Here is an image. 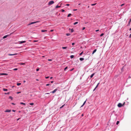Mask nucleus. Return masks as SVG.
I'll return each mask as SVG.
<instances>
[{
	"label": "nucleus",
	"instance_id": "f257e3e1",
	"mask_svg": "<svg viewBox=\"0 0 131 131\" xmlns=\"http://www.w3.org/2000/svg\"><path fill=\"white\" fill-rule=\"evenodd\" d=\"M125 103V102H124L123 104H122L121 103H119L117 105V106L118 107H122V106H123L124 105Z\"/></svg>",
	"mask_w": 131,
	"mask_h": 131
},
{
	"label": "nucleus",
	"instance_id": "f03ea898",
	"mask_svg": "<svg viewBox=\"0 0 131 131\" xmlns=\"http://www.w3.org/2000/svg\"><path fill=\"white\" fill-rule=\"evenodd\" d=\"M54 2L53 1H51L49 2L48 3V5H50L51 4H53L54 3Z\"/></svg>",
	"mask_w": 131,
	"mask_h": 131
},
{
	"label": "nucleus",
	"instance_id": "7ed1b4c3",
	"mask_svg": "<svg viewBox=\"0 0 131 131\" xmlns=\"http://www.w3.org/2000/svg\"><path fill=\"white\" fill-rule=\"evenodd\" d=\"M39 22V21H35V22H32L31 23L29 24L28 25H30L32 24H35V23H38V22Z\"/></svg>",
	"mask_w": 131,
	"mask_h": 131
},
{
	"label": "nucleus",
	"instance_id": "20e7f679",
	"mask_svg": "<svg viewBox=\"0 0 131 131\" xmlns=\"http://www.w3.org/2000/svg\"><path fill=\"white\" fill-rule=\"evenodd\" d=\"M57 91V89H56L54 90L53 91H52L50 92V93H55Z\"/></svg>",
	"mask_w": 131,
	"mask_h": 131
},
{
	"label": "nucleus",
	"instance_id": "39448f33",
	"mask_svg": "<svg viewBox=\"0 0 131 131\" xmlns=\"http://www.w3.org/2000/svg\"><path fill=\"white\" fill-rule=\"evenodd\" d=\"M26 42V41H20L19 42V44H21L23 43H25Z\"/></svg>",
	"mask_w": 131,
	"mask_h": 131
},
{
	"label": "nucleus",
	"instance_id": "423d86ee",
	"mask_svg": "<svg viewBox=\"0 0 131 131\" xmlns=\"http://www.w3.org/2000/svg\"><path fill=\"white\" fill-rule=\"evenodd\" d=\"M17 54V53H15L13 54H8V55L9 56H13L15 55H16Z\"/></svg>",
	"mask_w": 131,
	"mask_h": 131
},
{
	"label": "nucleus",
	"instance_id": "0eeeda50",
	"mask_svg": "<svg viewBox=\"0 0 131 131\" xmlns=\"http://www.w3.org/2000/svg\"><path fill=\"white\" fill-rule=\"evenodd\" d=\"M11 111V110H7L5 111L6 112H9Z\"/></svg>",
	"mask_w": 131,
	"mask_h": 131
},
{
	"label": "nucleus",
	"instance_id": "6e6552de",
	"mask_svg": "<svg viewBox=\"0 0 131 131\" xmlns=\"http://www.w3.org/2000/svg\"><path fill=\"white\" fill-rule=\"evenodd\" d=\"M0 75H7V74L6 73H2L0 74Z\"/></svg>",
	"mask_w": 131,
	"mask_h": 131
},
{
	"label": "nucleus",
	"instance_id": "1a4fd4ad",
	"mask_svg": "<svg viewBox=\"0 0 131 131\" xmlns=\"http://www.w3.org/2000/svg\"><path fill=\"white\" fill-rule=\"evenodd\" d=\"M47 31V30H41V31L42 32H46Z\"/></svg>",
	"mask_w": 131,
	"mask_h": 131
},
{
	"label": "nucleus",
	"instance_id": "9d476101",
	"mask_svg": "<svg viewBox=\"0 0 131 131\" xmlns=\"http://www.w3.org/2000/svg\"><path fill=\"white\" fill-rule=\"evenodd\" d=\"M94 73H93L91 74V75L90 76V78H92L93 76H94Z\"/></svg>",
	"mask_w": 131,
	"mask_h": 131
},
{
	"label": "nucleus",
	"instance_id": "9b49d317",
	"mask_svg": "<svg viewBox=\"0 0 131 131\" xmlns=\"http://www.w3.org/2000/svg\"><path fill=\"white\" fill-rule=\"evenodd\" d=\"M8 36V35H6V36H4L3 37V39H4V38H6V37H7Z\"/></svg>",
	"mask_w": 131,
	"mask_h": 131
},
{
	"label": "nucleus",
	"instance_id": "f8f14e48",
	"mask_svg": "<svg viewBox=\"0 0 131 131\" xmlns=\"http://www.w3.org/2000/svg\"><path fill=\"white\" fill-rule=\"evenodd\" d=\"M86 100L85 101H84V102L83 103V104L81 106V107H82L86 103Z\"/></svg>",
	"mask_w": 131,
	"mask_h": 131
},
{
	"label": "nucleus",
	"instance_id": "ddd939ff",
	"mask_svg": "<svg viewBox=\"0 0 131 131\" xmlns=\"http://www.w3.org/2000/svg\"><path fill=\"white\" fill-rule=\"evenodd\" d=\"M96 51V49H95L92 52V54H93L94 53H95Z\"/></svg>",
	"mask_w": 131,
	"mask_h": 131
},
{
	"label": "nucleus",
	"instance_id": "4468645a",
	"mask_svg": "<svg viewBox=\"0 0 131 131\" xmlns=\"http://www.w3.org/2000/svg\"><path fill=\"white\" fill-rule=\"evenodd\" d=\"M131 22V18L130 19V20H129V22L127 26H129L130 25V23Z\"/></svg>",
	"mask_w": 131,
	"mask_h": 131
},
{
	"label": "nucleus",
	"instance_id": "2eb2a0df",
	"mask_svg": "<svg viewBox=\"0 0 131 131\" xmlns=\"http://www.w3.org/2000/svg\"><path fill=\"white\" fill-rule=\"evenodd\" d=\"M84 60V59L83 58H80V60L81 61H82Z\"/></svg>",
	"mask_w": 131,
	"mask_h": 131
},
{
	"label": "nucleus",
	"instance_id": "dca6fc26",
	"mask_svg": "<svg viewBox=\"0 0 131 131\" xmlns=\"http://www.w3.org/2000/svg\"><path fill=\"white\" fill-rule=\"evenodd\" d=\"M61 6H58V5H57V6H56V8H59V7H61Z\"/></svg>",
	"mask_w": 131,
	"mask_h": 131
},
{
	"label": "nucleus",
	"instance_id": "f3484780",
	"mask_svg": "<svg viewBox=\"0 0 131 131\" xmlns=\"http://www.w3.org/2000/svg\"><path fill=\"white\" fill-rule=\"evenodd\" d=\"M62 48L63 49H66L67 48V47H62Z\"/></svg>",
	"mask_w": 131,
	"mask_h": 131
},
{
	"label": "nucleus",
	"instance_id": "a211bd4d",
	"mask_svg": "<svg viewBox=\"0 0 131 131\" xmlns=\"http://www.w3.org/2000/svg\"><path fill=\"white\" fill-rule=\"evenodd\" d=\"M3 90L4 91H7L8 90L7 89H3Z\"/></svg>",
	"mask_w": 131,
	"mask_h": 131
},
{
	"label": "nucleus",
	"instance_id": "6ab92c4d",
	"mask_svg": "<svg viewBox=\"0 0 131 131\" xmlns=\"http://www.w3.org/2000/svg\"><path fill=\"white\" fill-rule=\"evenodd\" d=\"M21 84V83H17V85L18 86H19V85H20Z\"/></svg>",
	"mask_w": 131,
	"mask_h": 131
},
{
	"label": "nucleus",
	"instance_id": "aec40b11",
	"mask_svg": "<svg viewBox=\"0 0 131 131\" xmlns=\"http://www.w3.org/2000/svg\"><path fill=\"white\" fill-rule=\"evenodd\" d=\"M9 99H11L12 100L13 99V97L11 96H9Z\"/></svg>",
	"mask_w": 131,
	"mask_h": 131
},
{
	"label": "nucleus",
	"instance_id": "412c9836",
	"mask_svg": "<svg viewBox=\"0 0 131 131\" xmlns=\"http://www.w3.org/2000/svg\"><path fill=\"white\" fill-rule=\"evenodd\" d=\"M78 23V22H75V23H74L73 24V25H76V24H77Z\"/></svg>",
	"mask_w": 131,
	"mask_h": 131
},
{
	"label": "nucleus",
	"instance_id": "4be33fe9",
	"mask_svg": "<svg viewBox=\"0 0 131 131\" xmlns=\"http://www.w3.org/2000/svg\"><path fill=\"white\" fill-rule=\"evenodd\" d=\"M20 104H23V105H25L26 104L25 103H24L23 102H21L20 103Z\"/></svg>",
	"mask_w": 131,
	"mask_h": 131
},
{
	"label": "nucleus",
	"instance_id": "5701e85b",
	"mask_svg": "<svg viewBox=\"0 0 131 131\" xmlns=\"http://www.w3.org/2000/svg\"><path fill=\"white\" fill-rule=\"evenodd\" d=\"M99 83H98V84H97V85H96V87H95V88H96L97 87H98L99 84Z\"/></svg>",
	"mask_w": 131,
	"mask_h": 131
},
{
	"label": "nucleus",
	"instance_id": "b1692460",
	"mask_svg": "<svg viewBox=\"0 0 131 131\" xmlns=\"http://www.w3.org/2000/svg\"><path fill=\"white\" fill-rule=\"evenodd\" d=\"M96 3H95V4H91V6H94L95 5H96Z\"/></svg>",
	"mask_w": 131,
	"mask_h": 131
},
{
	"label": "nucleus",
	"instance_id": "393cba45",
	"mask_svg": "<svg viewBox=\"0 0 131 131\" xmlns=\"http://www.w3.org/2000/svg\"><path fill=\"white\" fill-rule=\"evenodd\" d=\"M74 57V56L73 55H71V56H70V57L71 58H73V57Z\"/></svg>",
	"mask_w": 131,
	"mask_h": 131
},
{
	"label": "nucleus",
	"instance_id": "a878e982",
	"mask_svg": "<svg viewBox=\"0 0 131 131\" xmlns=\"http://www.w3.org/2000/svg\"><path fill=\"white\" fill-rule=\"evenodd\" d=\"M71 15V14H69L68 15V17H69Z\"/></svg>",
	"mask_w": 131,
	"mask_h": 131
},
{
	"label": "nucleus",
	"instance_id": "bb28decb",
	"mask_svg": "<svg viewBox=\"0 0 131 131\" xmlns=\"http://www.w3.org/2000/svg\"><path fill=\"white\" fill-rule=\"evenodd\" d=\"M67 36H69L70 35V34L69 33H67L66 34Z\"/></svg>",
	"mask_w": 131,
	"mask_h": 131
},
{
	"label": "nucleus",
	"instance_id": "cd10ccee",
	"mask_svg": "<svg viewBox=\"0 0 131 131\" xmlns=\"http://www.w3.org/2000/svg\"><path fill=\"white\" fill-rule=\"evenodd\" d=\"M104 35V34L103 33H102V34H101L100 35V36L101 37L102 36H103Z\"/></svg>",
	"mask_w": 131,
	"mask_h": 131
},
{
	"label": "nucleus",
	"instance_id": "c85d7f7f",
	"mask_svg": "<svg viewBox=\"0 0 131 131\" xmlns=\"http://www.w3.org/2000/svg\"><path fill=\"white\" fill-rule=\"evenodd\" d=\"M29 104L30 105H34V103H30Z\"/></svg>",
	"mask_w": 131,
	"mask_h": 131
},
{
	"label": "nucleus",
	"instance_id": "c756f323",
	"mask_svg": "<svg viewBox=\"0 0 131 131\" xmlns=\"http://www.w3.org/2000/svg\"><path fill=\"white\" fill-rule=\"evenodd\" d=\"M119 123V121H117V122H116V124L117 125H118V124Z\"/></svg>",
	"mask_w": 131,
	"mask_h": 131
},
{
	"label": "nucleus",
	"instance_id": "7c9ffc66",
	"mask_svg": "<svg viewBox=\"0 0 131 131\" xmlns=\"http://www.w3.org/2000/svg\"><path fill=\"white\" fill-rule=\"evenodd\" d=\"M74 31V30H73V29H71V32H72Z\"/></svg>",
	"mask_w": 131,
	"mask_h": 131
},
{
	"label": "nucleus",
	"instance_id": "2f4dec72",
	"mask_svg": "<svg viewBox=\"0 0 131 131\" xmlns=\"http://www.w3.org/2000/svg\"><path fill=\"white\" fill-rule=\"evenodd\" d=\"M83 52L82 51L81 53H80V55H82L83 54Z\"/></svg>",
	"mask_w": 131,
	"mask_h": 131
},
{
	"label": "nucleus",
	"instance_id": "473e14b6",
	"mask_svg": "<svg viewBox=\"0 0 131 131\" xmlns=\"http://www.w3.org/2000/svg\"><path fill=\"white\" fill-rule=\"evenodd\" d=\"M68 68V67H66L64 69V70L65 71Z\"/></svg>",
	"mask_w": 131,
	"mask_h": 131
},
{
	"label": "nucleus",
	"instance_id": "72a5a7b5",
	"mask_svg": "<svg viewBox=\"0 0 131 131\" xmlns=\"http://www.w3.org/2000/svg\"><path fill=\"white\" fill-rule=\"evenodd\" d=\"M9 94V92H8L7 93H5V94Z\"/></svg>",
	"mask_w": 131,
	"mask_h": 131
},
{
	"label": "nucleus",
	"instance_id": "f704fd0d",
	"mask_svg": "<svg viewBox=\"0 0 131 131\" xmlns=\"http://www.w3.org/2000/svg\"><path fill=\"white\" fill-rule=\"evenodd\" d=\"M64 106V105H62L61 107H60V108H62Z\"/></svg>",
	"mask_w": 131,
	"mask_h": 131
},
{
	"label": "nucleus",
	"instance_id": "c9c22d12",
	"mask_svg": "<svg viewBox=\"0 0 131 131\" xmlns=\"http://www.w3.org/2000/svg\"><path fill=\"white\" fill-rule=\"evenodd\" d=\"M61 10L62 12H64V11H64V9H62Z\"/></svg>",
	"mask_w": 131,
	"mask_h": 131
},
{
	"label": "nucleus",
	"instance_id": "e433bc0d",
	"mask_svg": "<svg viewBox=\"0 0 131 131\" xmlns=\"http://www.w3.org/2000/svg\"><path fill=\"white\" fill-rule=\"evenodd\" d=\"M17 68H15V69H14V70H17Z\"/></svg>",
	"mask_w": 131,
	"mask_h": 131
},
{
	"label": "nucleus",
	"instance_id": "4c0bfd02",
	"mask_svg": "<svg viewBox=\"0 0 131 131\" xmlns=\"http://www.w3.org/2000/svg\"><path fill=\"white\" fill-rule=\"evenodd\" d=\"M39 70V68H37L36 69V71H38Z\"/></svg>",
	"mask_w": 131,
	"mask_h": 131
},
{
	"label": "nucleus",
	"instance_id": "58836bf2",
	"mask_svg": "<svg viewBox=\"0 0 131 131\" xmlns=\"http://www.w3.org/2000/svg\"><path fill=\"white\" fill-rule=\"evenodd\" d=\"M125 5V4H122V5H121V6H123V5Z\"/></svg>",
	"mask_w": 131,
	"mask_h": 131
},
{
	"label": "nucleus",
	"instance_id": "ea45409f",
	"mask_svg": "<svg viewBox=\"0 0 131 131\" xmlns=\"http://www.w3.org/2000/svg\"><path fill=\"white\" fill-rule=\"evenodd\" d=\"M48 61H52V59H48Z\"/></svg>",
	"mask_w": 131,
	"mask_h": 131
},
{
	"label": "nucleus",
	"instance_id": "a19ab883",
	"mask_svg": "<svg viewBox=\"0 0 131 131\" xmlns=\"http://www.w3.org/2000/svg\"><path fill=\"white\" fill-rule=\"evenodd\" d=\"M25 64V63H20V64H21V65H23V64Z\"/></svg>",
	"mask_w": 131,
	"mask_h": 131
},
{
	"label": "nucleus",
	"instance_id": "79ce46f5",
	"mask_svg": "<svg viewBox=\"0 0 131 131\" xmlns=\"http://www.w3.org/2000/svg\"><path fill=\"white\" fill-rule=\"evenodd\" d=\"M75 44V43H72V45H74Z\"/></svg>",
	"mask_w": 131,
	"mask_h": 131
},
{
	"label": "nucleus",
	"instance_id": "37998d69",
	"mask_svg": "<svg viewBox=\"0 0 131 131\" xmlns=\"http://www.w3.org/2000/svg\"><path fill=\"white\" fill-rule=\"evenodd\" d=\"M50 84H47L46 85L47 86H49L50 85Z\"/></svg>",
	"mask_w": 131,
	"mask_h": 131
},
{
	"label": "nucleus",
	"instance_id": "c03bdc74",
	"mask_svg": "<svg viewBox=\"0 0 131 131\" xmlns=\"http://www.w3.org/2000/svg\"><path fill=\"white\" fill-rule=\"evenodd\" d=\"M53 31V29L51 30H50V31L51 32H52V31Z\"/></svg>",
	"mask_w": 131,
	"mask_h": 131
},
{
	"label": "nucleus",
	"instance_id": "a18cd8bd",
	"mask_svg": "<svg viewBox=\"0 0 131 131\" xmlns=\"http://www.w3.org/2000/svg\"><path fill=\"white\" fill-rule=\"evenodd\" d=\"M49 77H45V78H46V79H48L49 78Z\"/></svg>",
	"mask_w": 131,
	"mask_h": 131
},
{
	"label": "nucleus",
	"instance_id": "49530a36",
	"mask_svg": "<svg viewBox=\"0 0 131 131\" xmlns=\"http://www.w3.org/2000/svg\"><path fill=\"white\" fill-rule=\"evenodd\" d=\"M129 37L130 38H131V34L130 35Z\"/></svg>",
	"mask_w": 131,
	"mask_h": 131
},
{
	"label": "nucleus",
	"instance_id": "de8ad7c7",
	"mask_svg": "<svg viewBox=\"0 0 131 131\" xmlns=\"http://www.w3.org/2000/svg\"><path fill=\"white\" fill-rule=\"evenodd\" d=\"M99 30L98 29V30H95V31H96V32H97V31H99Z\"/></svg>",
	"mask_w": 131,
	"mask_h": 131
},
{
	"label": "nucleus",
	"instance_id": "09e8293b",
	"mask_svg": "<svg viewBox=\"0 0 131 131\" xmlns=\"http://www.w3.org/2000/svg\"><path fill=\"white\" fill-rule=\"evenodd\" d=\"M21 93L20 92H17V94H19V93Z\"/></svg>",
	"mask_w": 131,
	"mask_h": 131
},
{
	"label": "nucleus",
	"instance_id": "8fccbe9b",
	"mask_svg": "<svg viewBox=\"0 0 131 131\" xmlns=\"http://www.w3.org/2000/svg\"><path fill=\"white\" fill-rule=\"evenodd\" d=\"M69 5H70L68 4H67L66 5L67 6H69Z\"/></svg>",
	"mask_w": 131,
	"mask_h": 131
},
{
	"label": "nucleus",
	"instance_id": "3c124183",
	"mask_svg": "<svg viewBox=\"0 0 131 131\" xmlns=\"http://www.w3.org/2000/svg\"><path fill=\"white\" fill-rule=\"evenodd\" d=\"M50 94L49 93H46L45 94Z\"/></svg>",
	"mask_w": 131,
	"mask_h": 131
},
{
	"label": "nucleus",
	"instance_id": "603ef678",
	"mask_svg": "<svg viewBox=\"0 0 131 131\" xmlns=\"http://www.w3.org/2000/svg\"><path fill=\"white\" fill-rule=\"evenodd\" d=\"M15 111H16L15 110H12V111H13V112H15Z\"/></svg>",
	"mask_w": 131,
	"mask_h": 131
},
{
	"label": "nucleus",
	"instance_id": "864d4df0",
	"mask_svg": "<svg viewBox=\"0 0 131 131\" xmlns=\"http://www.w3.org/2000/svg\"><path fill=\"white\" fill-rule=\"evenodd\" d=\"M74 69V68L72 69H71L70 70V71H72Z\"/></svg>",
	"mask_w": 131,
	"mask_h": 131
},
{
	"label": "nucleus",
	"instance_id": "5fc2aeb1",
	"mask_svg": "<svg viewBox=\"0 0 131 131\" xmlns=\"http://www.w3.org/2000/svg\"><path fill=\"white\" fill-rule=\"evenodd\" d=\"M85 28L84 27H83V28L82 29V30H84L85 29Z\"/></svg>",
	"mask_w": 131,
	"mask_h": 131
},
{
	"label": "nucleus",
	"instance_id": "6e6d98bb",
	"mask_svg": "<svg viewBox=\"0 0 131 131\" xmlns=\"http://www.w3.org/2000/svg\"><path fill=\"white\" fill-rule=\"evenodd\" d=\"M37 41H37V40H34V42H37Z\"/></svg>",
	"mask_w": 131,
	"mask_h": 131
},
{
	"label": "nucleus",
	"instance_id": "4d7b16f0",
	"mask_svg": "<svg viewBox=\"0 0 131 131\" xmlns=\"http://www.w3.org/2000/svg\"><path fill=\"white\" fill-rule=\"evenodd\" d=\"M77 10V9H73V11H76V10Z\"/></svg>",
	"mask_w": 131,
	"mask_h": 131
},
{
	"label": "nucleus",
	"instance_id": "13d9d810",
	"mask_svg": "<svg viewBox=\"0 0 131 131\" xmlns=\"http://www.w3.org/2000/svg\"><path fill=\"white\" fill-rule=\"evenodd\" d=\"M96 88H95L94 89L93 91H94L95 90V89H96Z\"/></svg>",
	"mask_w": 131,
	"mask_h": 131
},
{
	"label": "nucleus",
	"instance_id": "bf43d9fd",
	"mask_svg": "<svg viewBox=\"0 0 131 131\" xmlns=\"http://www.w3.org/2000/svg\"><path fill=\"white\" fill-rule=\"evenodd\" d=\"M53 81H51V83H53Z\"/></svg>",
	"mask_w": 131,
	"mask_h": 131
},
{
	"label": "nucleus",
	"instance_id": "052dcab7",
	"mask_svg": "<svg viewBox=\"0 0 131 131\" xmlns=\"http://www.w3.org/2000/svg\"><path fill=\"white\" fill-rule=\"evenodd\" d=\"M12 104H13V105H15V104L14 103H12Z\"/></svg>",
	"mask_w": 131,
	"mask_h": 131
},
{
	"label": "nucleus",
	"instance_id": "680f3d73",
	"mask_svg": "<svg viewBox=\"0 0 131 131\" xmlns=\"http://www.w3.org/2000/svg\"><path fill=\"white\" fill-rule=\"evenodd\" d=\"M52 77H51L50 78V79H52Z\"/></svg>",
	"mask_w": 131,
	"mask_h": 131
},
{
	"label": "nucleus",
	"instance_id": "e2e57ef3",
	"mask_svg": "<svg viewBox=\"0 0 131 131\" xmlns=\"http://www.w3.org/2000/svg\"><path fill=\"white\" fill-rule=\"evenodd\" d=\"M20 119V118H19L17 119V121H18Z\"/></svg>",
	"mask_w": 131,
	"mask_h": 131
},
{
	"label": "nucleus",
	"instance_id": "0e129e2a",
	"mask_svg": "<svg viewBox=\"0 0 131 131\" xmlns=\"http://www.w3.org/2000/svg\"><path fill=\"white\" fill-rule=\"evenodd\" d=\"M36 80L38 81L39 80L38 79H36Z\"/></svg>",
	"mask_w": 131,
	"mask_h": 131
},
{
	"label": "nucleus",
	"instance_id": "69168bd1",
	"mask_svg": "<svg viewBox=\"0 0 131 131\" xmlns=\"http://www.w3.org/2000/svg\"><path fill=\"white\" fill-rule=\"evenodd\" d=\"M25 82H26V81H24V83Z\"/></svg>",
	"mask_w": 131,
	"mask_h": 131
},
{
	"label": "nucleus",
	"instance_id": "338daca9",
	"mask_svg": "<svg viewBox=\"0 0 131 131\" xmlns=\"http://www.w3.org/2000/svg\"><path fill=\"white\" fill-rule=\"evenodd\" d=\"M131 30V28H130L129 29V30Z\"/></svg>",
	"mask_w": 131,
	"mask_h": 131
},
{
	"label": "nucleus",
	"instance_id": "774afa93",
	"mask_svg": "<svg viewBox=\"0 0 131 131\" xmlns=\"http://www.w3.org/2000/svg\"><path fill=\"white\" fill-rule=\"evenodd\" d=\"M82 116H83V114H82Z\"/></svg>",
	"mask_w": 131,
	"mask_h": 131
}]
</instances>
